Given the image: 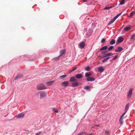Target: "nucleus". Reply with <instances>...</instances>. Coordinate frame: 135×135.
<instances>
[{
    "instance_id": "obj_1",
    "label": "nucleus",
    "mask_w": 135,
    "mask_h": 135,
    "mask_svg": "<svg viewBox=\"0 0 135 135\" xmlns=\"http://www.w3.org/2000/svg\"><path fill=\"white\" fill-rule=\"evenodd\" d=\"M39 94H40V98H42L45 97L46 95V93L44 91H40L37 93L36 94V95H39Z\"/></svg>"
},
{
    "instance_id": "obj_2",
    "label": "nucleus",
    "mask_w": 135,
    "mask_h": 135,
    "mask_svg": "<svg viewBox=\"0 0 135 135\" xmlns=\"http://www.w3.org/2000/svg\"><path fill=\"white\" fill-rule=\"evenodd\" d=\"M37 88L39 90H42L46 89L44 84H40L38 85L37 86Z\"/></svg>"
},
{
    "instance_id": "obj_3",
    "label": "nucleus",
    "mask_w": 135,
    "mask_h": 135,
    "mask_svg": "<svg viewBox=\"0 0 135 135\" xmlns=\"http://www.w3.org/2000/svg\"><path fill=\"white\" fill-rule=\"evenodd\" d=\"M133 91V89L132 88L130 89L127 95V97L128 99L130 98L131 97Z\"/></svg>"
},
{
    "instance_id": "obj_4",
    "label": "nucleus",
    "mask_w": 135,
    "mask_h": 135,
    "mask_svg": "<svg viewBox=\"0 0 135 135\" xmlns=\"http://www.w3.org/2000/svg\"><path fill=\"white\" fill-rule=\"evenodd\" d=\"M123 50L122 48L120 47H118L115 50V52H120Z\"/></svg>"
},
{
    "instance_id": "obj_5",
    "label": "nucleus",
    "mask_w": 135,
    "mask_h": 135,
    "mask_svg": "<svg viewBox=\"0 0 135 135\" xmlns=\"http://www.w3.org/2000/svg\"><path fill=\"white\" fill-rule=\"evenodd\" d=\"M104 69L102 66H100L98 68V71L99 72L102 73L104 71Z\"/></svg>"
},
{
    "instance_id": "obj_6",
    "label": "nucleus",
    "mask_w": 135,
    "mask_h": 135,
    "mask_svg": "<svg viewBox=\"0 0 135 135\" xmlns=\"http://www.w3.org/2000/svg\"><path fill=\"white\" fill-rule=\"evenodd\" d=\"M113 55V54L111 52H109L104 54V55H105V57H108L112 56Z\"/></svg>"
},
{
    "instance_id": "obj_7",
    "label": "nucleus",
    "mask_w": 135,
    "mask_h": 135,
    "mask_svg": "<svg viewBox=\"0 0 135 135\" xmlns=\"http://www.w3.org/2000/svg\"><path fill=\"white\" fill-rule=\"evenodd\" d=\"M123 40L124 38L123 37H119L118 38L117 42L119 43H120L123 42Z\"/></svg>"
},
{
    "instance_id": "obj_8",
    "label": "nucleus",
    "mask_w": 135,
    "mask_h": 135,
    "mask_svg": "<svg viewBox=\"0 0 135 135\" xmlns=\"http://www.w3.org/2000/svg\"><path fill=\"white\" fill-rule=\"evenodd\" d=\"M76 78L78 79H80L83 77V74H77L75 75Z\"/></svg>"
},
{
    "instance_id": "obj_9",
    "label": "nucleus",
    "mask_w": 135,
    "mask_h": 135,
    "mask_svg": "<svg viewBox=\"0 0 135 135\" xmlns=\"http://www.w3.org/2000/svg\"><path fill=\"white\" fill-rule=\"evenodd\" d=\"M69 84V83L68 81H64L62 83V85L64 86H67Z\"/></svg>"
},
{
    "instance_id": "obj_10",
    "label": "nucleus",
    "mask_w": 135,
    "mask_h": 135,
    "mask_svg": "<svg viewBox=\"0 0 135 135\" xmlns=\"http://www.w3.org/2000/svg\"><path fill=\"white\" fill-rule=\"evenodd\" d=\"M24 114L23 113H21L18 114L16 116V117L17 118H20L23 117H24Z\"/></svg>"
},
{
    "instance_id": "obj_11",
    "label": "nucleus",
    "mask_w": 135,
    "mask_h": 135,
    "mask_svg": "<svg viewBox=\"0 0 135 135\" xmlns=\"http://www.w3.org/2000/svg\"><path fill=\"white\" fill-rule=\"evenodd\" d=\"M79 46L80 48L83 49V48L85 46V43L84 42H83L80 43Z\"/></svg>"
},
{
    "instance_id": "obj_12",
    "label": "nucleus",
    "mask_w": 135,
    "mask_h": 135,
    "mask_svg": "<svg viewBox=\"0 0 135 135\" xmlns=\"http://www.w3.org/2000/svg\"><path fill=\"white\" fill-rule=\"evenodd\" d=\"M95 79L93 77H88L87 79V80L88 81H94Z\"/></svg>"
},
{
    "instance_id": "obj_13",
    "label": "nucleus",
    "mask_w": 135,
    "mask_h": 135,
    "mask_svg": "<svg viewBox=\"0 0 135 135\" xmlns=\"http://www.w3.org/2000/svg\"><path fill=\"white\" fill-rule=\"evenodd\" d=\"M130 26H128L126 27L123 29V32L127 31L130 29Z\"/></svg>"
},
{
    "instance_id": "obj_14",
    "label": "nucleus",
    "mask_w": 135,
    "mask_h": 135,
    "mask_svg": "<svg viewBox=\"0 0 135 135\" xmlns=\"http://www.w3.org/2000/svg\"><path fill=\"white\" fill-rule=\"evenodd\" d=\"M66 50L65 49L62 50L60 52V56H61L65 52Z\"/></svg>"
},
{
    "instance_id": "obj_15",
    "label": "nucleus",
    "mask_w": 135,
    "mask_h": 135,
    "mask_svg": "<svg viewBox=\"0 0 135 135\" xmlns=\"http://www.w3.org/2000/svg\"><path fill=\"white\" fill-rule=\"evenodd\" d=\"M79 83L77 82H75L72 83V86L73 87H75L78 86L79 85Z\"/></svg>"
},
{
    "instance_id": "obj_16",
    "label": "nucleus",
    "mask_w": 135,
    "mask_h": 135,
    "mask_svg": "<svg viewBox=\"0 0 135 135\" xmlns=\"http://www.w3.org/2000/svg\"><path fill=\"white\" fill-rule=\"evenodd\" d=\"M76 80L74 76H72L70 79V81L71 82H73Z\"/></svg>"
},
{
    "instance_id": "obj_17",
    "label": "nucleus",
    "mask_w": 135,
    "mask_h": 135,
    "mask_svg": "<svg viewBox=\"0 0 135 135\" xmlns=\"http://www.w3.org/2000/svg\"><path fill=\"white\" fill-rule=\"evenodd\" d=\"M54 82V81H51L47 82L46 83L48 85H51Z\"/></svg>"
},
{
    "instance_id": "obj_18",
    "label": "nucleus",
    "mask_w": 135,
    "mask_h": 135,
    "mask_svg": "<svg viewBox=\"0 0 135 135\" xmlns=\"http://www.w3.org/2000/svg\"><path fill=\"white\" fill-rule=\"evenodd\" d=\"M108 48V47L107 46H104L102 48H100V51H103V50H105Z\"/></svg>"
},
{
    "instance_id": "obj_19",
    "label": "nucleus",
    "mask_w": 135,
    "mask_h": 135,
    "mask_svg": "<svg viewBox=\"0 0 135 135\" xmlns=\"http://www.w3.org/2000/svg\"><path fill=\"white\" fill-rule=\"evenodd\" d=\"M115 40L114 39H112L110 41V44L111 45H113L115 43Z\"/></svg>"
},
{
    "instance_id": "obj_20",
    "label": "nucleus",
    "mask_w": 135,
    "mask_h": 135,
    "mask_svg": "<svg viewBox=\"0 0 135 135\" xmlns=\"http://www.w3.org/2000/svg\"><path fill=\"white\" fill-rule=\"evenodd\" d=\"M91 75V74L90 72L89 73H85V76L86 77H89Z\"/></svg>"
},
{
    "instance_id": "obj_21",
    "label": "nucleus",
    "mask_w": 135,
    "mask_h": 135,
    "mask_svg": "<svg viewBox=\"0 0 135 135\" xmlns=\"http://www.w3.org/2000/svg\"><path fill=\"white\" fill-rule=\"evenodd\" d=\"M110 58V57H106V58H104L103 60H102V62L103 63H104V62L107 61Z\"/></svg>"
},
{
    "instance_id": "obj_22",
    "label": "nucleus",
    "mask_w": 135,
    "mask_h": 135,
    "mask_svg": "<svg viewBox=\"0 0 135 135\" xmlns=\"http://www.w3.org/2000/svg\"><path fill=\"white\" fill-rule=\"evenodd\" d=\"M129 104L128 103L125 106V111L127 112L129 108Z\"/></svg>"
},
{
    "instance_id": "obj_23",
    "label": "nucleus",
    "mask_w": 135,
    "mask_h": 135,
    "mask_svg": "<svg viewBox=\"0 0 135 135\" xmlns=\"http://www.w3.org/2000/svg\"><path fill=\"white\" fill-rule=\"evenodd\" d=\"M122 13H120L117 15L113 18L115 20Z\"/></svg>"
},
{
    "instance_id": "obj_24",
    "label": "nucleus",
    "mask_w": 135,
    "mask_h": 135,
    "mask_svg": "<svg viewBox=\"0 0 135 135\" xmlns=\"http://www.w3.org/2000/svg\"><path fill=\"white\" fill-rule=\"evenodd\" d=\"M115 20H114V18H113V19L112 20H111L108 24V25H109L112 23H113L114 22V21H115Z\"/></svg>"
},
{
    "instance_id": "obj_25",
    "label": "nucleus",
    "mask_w": 135,
    "mask_h": 135,
    "mask_svg": "<svg viewBox=\"0 0 135 135\" xmlns=\"http://www.w3.org/2000/svg\"><path fill=\"white\" fill-rule=\"evenodd\" d=\"M22 76V75H19L16 76L15 78V80H16L19 79V78L21 77Z\"/></svg>"
},
{
    "instance_id": "obj_26",
    "label": "nucleus",
    "mask_w": 135,
    "mask_h": 135,
    "mask_svg": "<svg viewBox=\"0 0 135 135\" xmlns=\"http://www.w3.org/2000/svg\"><path fill=\"white\" fill-rule=\"evenodd\" d=\"M60 57V56L59 55L57 57L54 58L53 59H52V60H59V58Z\"/></svg>"
},
{
    "instance_id": "obj_27",
    "label": "nucleus",
    "mask_w": 135,
    "mask_h": 135,
    "mask_svg": "<svg viewBox=\"0 0 135 135\" xmlns=\"http://www.w3.org/2000/svg\"><path fill=\"white\" fill-rule=\"evenodd\" d=\"M135 13V10L132 12L130 14V17H132Z\"/></svg>"
},
{
    "instance_id": "obj_28",
    "label": "nucleus",
    "mask_w": 135,
    "mask_h": 135,
    "mask_svg": "<svg viewBox=\"0 0 135 135\" xmlns=\"http://www.w3.org/2000/svg\"><path fill=\"white\" fill-rule=\"evenodd\" d=\"M90 88V86H86L84 88L86 90H88Z\"/></svg>"
},
{
    "instance_id": "obj_29",
    "label": "nucleus",
    "mask_w": 135,
    "mask_h": 135,
    "mask_svg": "<svg viewBox=\"0 0 135 135\" xmlns=\"http://www.w3.org/2000/svg\"><path fill=\"white\" fill-rule=\"evenodd\" d=\"M85 70L87 71H89L90 70V68L89 66L86 67L85 68Z\"/></svg>"
},
{
    "instance_id": "obj_30",
    "label": "nucleus",
    "mask_w": 135,
    "mask_h": 135,
    "mask_svg": "<svg viewBox=\"0 0 135 135\" xmlns=\"http://www.w3.org/2000/svg\"><path fill=\"white\" fill-rule=\"evenodd\" d=\"M114 46H111L108 49V50L109 51H110L112 50Z\"/></svg>"
},
{
    "instance_id": "obj_31",
    "label": "nucleus",
    "mask_w": 135,
    "mask_h": 135,
    "mask_svg": "<svg viewBox=\"0 0 135 135\" xmlns=\"http://www.w3.org/2000/svg\"><path fill=\"white\" fill-rule=\"evenodd\" d=\"M66 75H62L60 76V77L61 79H63V78H65V77H66Z\"/></svg>"
},
{
    "instance_id": "obj_32",
    "label": "nucleus",
    "mask_w": 135,
    "mask_h": 135,
    "mask_svg": "<svg viewBox=\"0 0 135 135\" xmlns=\"http://www.w3.org/2000/svg\"><path fill=\"white\" fill-rule=\"evenodd\" d=\"M125 3V0H122L120 2V5H122L124 4Z\"/></svg>"
},
{
    "instance_id": "obj_33",
    "label": "nucleus",
    "mask_w": 135,
    "mask_h": 135,
    "mask_svg": "<svg viewBox=\"0 0 135 135\" xmlns=\"http://www.w3.org/2000/svg\"><path fill=\"white\" fill-rule=\"evenodd\" d=\"M131 39L133 40L135 39V33H134L133 34L131 37Z\"/></svg>"
},
{
    "instance_id": "obj_34",
    "label": "nucleus",
    "mask_w": 135,
    "mask_h": 135,
    "mask_svg": "<svg viewBox=\"0 0 135 135\" xmlns=\"http://www.w3.org/2000/svg\"><path fill=\"white\" fill-rule=\"evenodd\" d=\"M118 55H117L115 56L112 59V60H115L117 58Z\"/></svg>"
},
{
    "instance_id": "obj_35",
    "label": "nucleus",
    "mask_w": 135,
    "mask_h": 135,
    "mask_svg": "<svg viewBox=\"0 0 135 135\" xmlns=\"http://www.w3.org/2000/svg\"><path fill=\"white\" fill-rule=\"evenodd\" d=\"M105 40H106L105 38H103L101 40V42L102 43H104L105 41Z\"/></svg>"
},
{
    "instance_id": "obj_36",
    "label": "nucleus",
    "mask_w": 135,
    "mask_h": 135,
    "mask_svg": "<svg viewBox=\"0 0 135 135\" xmlns=\"http://www.w3.org/2000/svg\"><path fill=\"white\" fill-rule=\"evenodd\" d=\"M105 133L107 135H109L110 134L109 132L108 131H105Z\"/></svg>"
},
{
    "instance_id": "obj_37",
    "label": "nucleus",
    "mask_w": 135,
    "mask_h": 135,
    "mask_svg": "<svg viewBox=\"0 0 135 135\" xmlns=\"http://www.w3.org/2000/svg\"><path fill=\"white\" fill-rule=\"evenodd\" d=\"M111 8V7H106L104 8V9L105 10H107Z\"/></svg>"
},
{
    "instance_id": "obj_38",
    "label": "nucleus",
    "mask_w": 135,
    "mask_h": 135,
    "mask_svg": "<svg viewBox=\"0 0 135 135\" xmlns=\"http://www.w3.org/2000/svg\"><path fill=\"white\" fill-rule=\"evenodd\" d=\"M53 110L56 113H58V110L57 109H53Z\"/></svg>"
},
{
    "instance_id": "obj_39",
    "label": "nucleus",
    "mask_w": 135,
    "mask_h": 135,
    "mask_svg": "<svg viewBox=\"0 0 135 135\" xmlns=\"http://www.w3.org/2000/svg\"><path fill=\"white\" fill-rule=\"evenodd\" d=\"M119 122H120V123L121 124H122L123 123V121H122V120H120V119H119Z\"/></svg>"
},
{
    "instance_id": "obj_40",
    "label": "nucleus",
    "mask_w": 135,
    "mask_h": 135,
    "mask_svg": "<svg viewBox=\"0 0 135 135\" xmlns=\"http://www.w3.org/2000/svg\"><path fill=\"white\" fill-rule=\"evenodd\" d=\"M76 69H77L76 67H75V68H74L70 72H72L75 70Z\"/></svg>"
},
{
    "instance_id": "obj_41",
    "label": "nucleus",
    "mask_w": 135,
    "mask_h": 135,
    "mask_svg": "<svg viewBox=\"0 0 135 135\" xmlns=\"http://www.w3.org/2000/svg\"><path fill=\"white\" fill-rule=\"evenodd\" d=\"M100 57L101 59H103L106 57H105V55H104L103 56H100Z\"/></svg>"
},
{
    "instance_id": "obj_42",
    "label": "nucleus",
    "mask_w": 135,
    "mask_h": 135,
    "mask_svg": "<svg viewBox=\"0 0 135 135\" xmlns=\"http://www.w3.org/2000/svg\"><path fill=\"white\" fill-rule=\"evenodd\" d=\"M41 132H39L38 133H36V135H39L41 133Z\"/></svg>"
},
{
    "instance_id": "obj_43",
    "label": "nucleus",
    "mask_w": 135,
    "mask_h": 135,
    "mask_svg": "<svg viewBox=\"0 0 135 135\" xmlns=\"http://www.w3.org/2000/svg\"><path fill=\"white\" fill-rule=\"evenodd\" d=\"M127 112L125 111V112L122 114V116H123L125 115Z\"/></svg>"
},
{
    "instance_id": "obj_44",
    "label": "nucleus",
    "mask_w": 135,
    "mask_h": 135,
    "mask_svg": "<svg viewBox=\"0 0 135 135\" xmlns=\"http://www.w3.org/2000/svg\"><path fill=\"white\" fill-rule=\"evenodd\" d=\"M107 52L106 51H103L102 52V53L103 54H104L106 52Z\"/></svg>"
},
{
    "instance_id": "obj_45",
    "label": "nucleus",
    "mask_w": 135,
    "mask_h": 135,
    "mask_svg": "<svg viewBox=\"0 0 135 135\" xmlns=\"http://www.w3.org/2000/svg\"><path fill=\"white\" fill-rule=\"evenodd\" d=\"M123 116H122V115L121 116V117H120V118L119 119H120V120H123Z\"/></svg>"
},
{
    "instance_id": "obj_46",
    "label": "nucleus",
    "mask_w": 135,
    "mask_h": 135,
    "mask_svg": "<svg viewBox=\"0 0 135 135\" xmlns=\"http://www.w3.org/2000/svg\"><path fill=\"white\" fill-rule=\"evenodd\" d=\"M83 132L80 133L79 134H78V135H82Z\"/></svg>"
},
{
    "instance_id": "obj_47",
    "label": "nucleus",
    "mask_w": 135,
    "mask_h": 135,
    "mask_svg": "<svg viewBox=\"0 0 135 135\" xmlns=\"http://www.w3.org/2000/svg\"><path fill=\"white\" fill-rule=\"evenodd\" d=\"M83 2H86V0H82Z\"/></svg>"
},
{
    "instance_id": "obj_48",
    "label": "nucleus",
    "mask_w": 135,
    "mask_h": 135,
    "mask_svg": "<svg viewBox=\"0 0 135 135\" xmlns=\"http://www.w3.org/2000/svg\"><path fill=\"white\" fill-rule=\"evenodd\" d=\"M96 126L97 127H99V125H96Z\"/></svg>"
},
{
    "instance_id": "obj_49",
    "label": "nucleus",
    "mask_w": 135,
    "mask_h": 135,
    "mask_svg": "<svg viewBox=\"0 0 135 135\" xmlns=\"http://www.w3.org/2000/svg\"><path fill=\"white\" fill-rule=\"evenodd\" d=\"M113 60H112H112H110V62H111V61H113Z\"/></svg>"
},
{
    "instance_id": "obj_50",
    "label": "nucleus",
    "mask_w": 135,
    "mask_h": 135,
    "mask_svg": "<svg viewBox=\"0 0 135 135\" xmlns=\"http://www.w3.org/2000/svg\"><path fill=\"white\" fill-rule=\"evenodd\" d=\"M122 28V27L120 28L119 29V30H121V29Z\"/></svg>"
}]
</instances>
